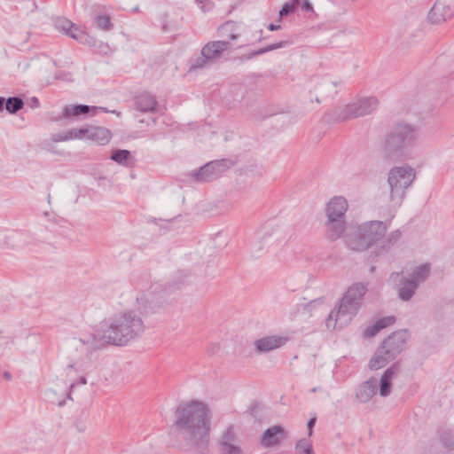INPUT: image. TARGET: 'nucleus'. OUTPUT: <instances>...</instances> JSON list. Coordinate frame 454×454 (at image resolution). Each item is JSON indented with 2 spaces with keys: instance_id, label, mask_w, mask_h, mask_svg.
Here are the masks:
<instances>
[{
  "instance_id": "8",
  "label": "nucleus",
  "mask_w": 454,
  "mask_h": 454,
  "mask_svg": "<svg viewBox=\"0 0 454 454\" xmlns=\"http://www.w3.org/2000/svg\"><path fill=\"white\" fill-rule=\"evenodd\" d=\"M378 104V99L375 97L356 99L350 104L338 107L335 110V119L342 121L369 114L377 108Z\"/></svg>"
},
{
  "instance_id": "25",
  "label": "nucleus",
  "mask_w": 454,
  "mask_h": 454,
  "mask_svg": "<svg viewBox=\"0 0 454 454\" xmlns=\"http://www.w3.org/2000/svg\"><path fill=\"white\" fill-rule=\"evenodd\" d=\"M111 139V132L104 127L89 126L88 140L95 142L98 145H104Z\"/></svg>"
},
{
  "instance_id": "53",
  "label": "nucleus",
  "mask_w": 454,
  "mask_h": 454,
  "mask_svg": "<svg viewBox=\"0 0 454 454\" xmlns=\"http://www.w3.org/2000/svg\"><path fill=\"white\" fill-rule=\"evenodd\" d=\"M101 110L105 111V113H107V110H106L104 107H101Z\"/></svg>"
},
{
  "instance_id": "23",
  "label": "nucleus",
  "mask_w": 454,
  "mask_h": 454,
  "mask_svg": "<svg viewBox=\"0 0 454 454\" xmlns=\"http://www.w3.org/2000/svg\"><path fill=\"white\" fill-rule=\"evenodd\" d=\"M136 108L142 113H154L157 109V101L149 93H141L136 98Z\"/></svg>"
},
{
  "instance_id": "32",
  "label": "nucleus",
  "mask_w": 454,
  "mask_h": 454,
  "mask_svg": "<svg viewBox=\"0 0 454 454\" xmlns=\"http://www.w3.org/2000/svg\"><path fill=\"white\" fill-rule=\"evenodd\" d=\"M236 433L233 426H230L226 428V430L223 433L221 436V449L227 447L229 445L236 444Z\"/></svg>"
},
{
  "instance_id": "43",
  "label": "nucleus",
  "mask_w": 454,
  "mask_h": 454,
  "mask_svg": "<svg viewBox=\"0 0 454 454\" xmlns=\"http://www.w3.org/2000/svg\"><path fill=\"white\" fill-rule=\"evenodd\" d=\"M30 107L37 108L40 106V102L36 97H32L29 100Z\"/></svg>"
},
{
  "instance_id": "2",
  "label": "nucleus",
  "mask_w": 454,
  "mask_h": 454,
  "mask_svg": "<svg viewBox=\"0 0 454 454\" xmlns=\"http://www.w3.org/2000/svg\"><path fill=\"white\" fill-rule=\"evenodd\" d=\"M419 138V126L404 121L395 122L381 141L380 147L384 158L392 161L406 160Z\"/></svg>"
},
{
  "instance_id": "29",
  "label": "nucleus",
  "mask_w": 454,
  "mask_h": 454,
  "mask_svg": "<svg viewBox=\"0 0 454 454\" xmlns=\"http://www.w3.org/2000/svg\"><path fill=\"white\" fill-rule=\"evenodd\" d=\"M70 368L74 369L75 372H81L83 373L79 378V384L85 385L87 383L85 374L91 372L92 364L90 361H84V360H77L73 364L69 365Z\"/></svg>"
},
{
  "instance_id": "24",
  "label": "nucleus",
  "mask_w": 454,
  "mask_h": 454,
  "mask_svg": "<svg viewBox=\"0 0 454 454\" xmlns=\"http://www.w3.org/2000/svg\"><path fill=\"white\" fill-rule=\"evenodd\" d=\"M219 36L225 38V41H235L240 35V28L237 22L229 20L218 27Z\"/></svg>"
},
{
  "instance_id": "7",
  "label": "nucleus",
  "mask_w": 454,
  "mask_h": 454,
  "mask_svg": "<svg viewBox=\"0 0 454 454\" xmlns=\"http://www.w3.org/2000/svg\"><path fill=\"white\" fill-rule=\"evenodd\" d=\"M161 288L159 284H151L144 279L135 285L133 297L135 298L134 307L142 314H153L162 306Z\"/></svg>"
},
{
  "instance_id": "36",
  "label": "nucleus",
  "mask_w": 454,
  "mask_h": 454,
  "mask_svg": "<svg viewBox=\"0 0 454 454\" xmlns=\"http://www.w3.org/2000/svg\"><path fill=\"white\" fill-rule=\"evenodd\" d=\"M298 4V0H294L292 2L286 3L279 11V16L283 17L294 12L297 8Z\"/></svg>"
},
{
  "instance_id": "19",
  "label": "nucleus",
  "mask_w": 454,
  "mask_h": 454,
  "mask_svg": "<svg viewBox=\"0 0 454 454\" xmlns=\"http://www.w3.org/2000/svg\"><path fill=\"white\" fill-rule=\"evenodd\" d=\"M378 389V380L374 377L363 382L356 389V397L361 403L369 402L376 394Z\"/></svg>"
},
{
  "instance_id": "11",
  "label": "nucleus",
  "mask_w": 454,
  "mask_h": 454,
  "mask_svg": "<svg viewBox=\"0 0 454 454\" xmlns=\"http://www.w3.org/2000/svg\"><path fill=\"white\" fill-rule=\"evenodd\" d=\"M79 341L84 346L85 350L90 353L112 345V341L103 322L100 323L98 329H97L95 333L81 337Z\"/></svg>"
},
{
  "instance_id": "1",
  "label": "nucleus",
  "mask_w": 454,
  "mask_h": 454,
  "mask_svg": "<svg viewBox=\"0 0 454 454\" xmlns=\"http://www.w3.org/2000/svg\"><path fill=\"white\" fill-rule=\"evenodd\" d=\"M175 417V426L186 443L200 454L207 453L211 429L207 406L197 400L182 402L176 410Z\"/></svg>"
},
{
  "instance_id": "44",
  "label": "nucleus",
  "mask_w": 454,
  "mask_h": 454,
  "mask_svg": "<svg viewBox=\"0 0 454 454\" xmlns=\"http://www.w3.org/2000/svg\"><path fill=\"white\" fill-rule=\"evenodd\" d=\"M301 8H302V10H304L306 12H312L313 11L312 4L308 0H304L302 2Z\"/></svg>"
},
{
  "instance_id": "27",
  "label": "nucleus",
  "mask_w": 454,
  "mask_h": 454,
  "mask_svg": "<svg viewBox=\"0 0 454 454\" xmlns=\"http://www.w3.org/2000/svg\"><path fill=\"white\" fill-rule=\"evenodd\" d=\"M418 286L410 279L403 278L398 289V297L403 301H410L414 295Z\"/></svg>"
},
{
  "instance_id": "54",
  "label": "nucleus",
  "mask_w": 454,
  "mask_h": 454,
  "mask_svg": "<svg viewBox=\"0 0 454 454\" xmlns=\"http://www.w3.org/2000/svg\"><path fill=\"white\" fill-rule=\"evenodd\" d=\"M101 110L105 111V113H107V110H106L104 107H101Z\"/></svg>"
},
{
  "instance_id": "38",
  "label": "nucleus",
  "mask_w": 454,
  "mask_h": 454,
  "mask_svg": "<svg viewBox=\"0 0 454 454\" xmlns=\"http://www.w3.org/2000/svg\"><path fill=\"white\" fill-rule=\"evenodd\" d=\"M382 330V326L380 325L377 322H375L373 325L367 326L364 331V335L365 337H373L376 334L380 333V331Z\"/></svg>"
},
{
  "instance_id": "30",
  "label": "nucleus",
  "mask_w": 454,
  "mask_h": 454,
  "mask_svg": "<svg viewBox=\"0 0 454 454\" xmlns=\"http://www.w3.org/2000/svg\"><path fill=\"white\" fill-rule=\"evenodd\" d=\"M430 273V265L429 264H422L419 267H416L412 272L411 278L410 280L415 283V285L419 286V284L424 282Z\"/></svg>"
},
{
  "instance_id": "15",
  "label": "nucleus",
  "mask_w": 454,
  "mask_h": 454,
  "mask_svg": "<svg viewBox=\"0 0 454 454\" xmlns=\"http://www.w3.org/2000/svg\"><path fill=\"white\" fill-rule=\"evenodd\" d=\"M287 432L279 425L266 429L260 438L261 444L265 448L274 447L287 438Z\"/></svg>"
},
{
  "instance_id": "39",
  "label": "nucleus",
  "mask_w": 454,
  "mask_h": 454,
  "mask_svg": "<svg viewBox=\"0 0 454 454\" xmlns=\"http://www.w3.org/2000/svg\"><path fill=\"white\" fill-rule=\"evenodd\" d=\"M296 449L304 454H312V446L306 439L300 440L296 444Z\"/></svg>"
},
{
  "instance_id": "42",
  "label": "nucleus",
  "mask_w": 454,
  "mask_h": 454,
  "mask_svg": "<svg viewBox=\"0 0 454 454\" xmlns=\"http://www.w3.org/2000/svg\"><path fill=\"white\" fill-rule=\"evenodd\" d=\"M316 421H317V418L314 416L313 418H311L308 423H307V427H308V434L310 436L312 434V429L316 424Z\"/></svg>"
},
{
  "instance_id": "16",
  "label": "nucleus",
  "mask_w": 454,
  "mask_h": 454,
  "mask_svg": "<svg viewBox=\"0 0 454 454\" xmlns=\"http://www.w3.org/2000/svg\"><path fill=\"white\" fill-rule=\"evenodd\" d=\"M288 341V338L278 335L264 336L254 341V347L260 353H266L283 347Z\"/></svg>"
},
{
  "instance_id": "45",
  "label": "nucleus",
  "mask_w": 454,
  "mask_h": 454,
  "mask_svg": "<svg viewBox=\"0 0 454 454\" xmlns=\"http://www.w3.org/2000/svg\"><path fill=\"white\" fill-rule=\"evenodd\" d=\"M3 377H4V380H6L8 381L12 380V376L11 372H9L7 371L3 372Z\"/></svg>"
},
{
  "instance_id": "12",
  "label": "nucleus",
  "mask_w": 454,
  "mask_h": 454,
  "mask_svg": "<svg viewBox=\"0 0 454 454\" xmlns=\"http://www.w3.org/2000/svg\"><path fill=\"white\" fill-rule=\"evenodd\" d=\"M54 27L58 31L62 32L66 35L85 44H94V39L85 33L82 29L74 24L71 20L58 17L54 20Z\"/></svg>"
},
{
  "instance_id": "13",
  "label": "nucleus",
  "mask_w": 454,
  "mask_h": 454,
  "mask_svg": "<svg viewBox=\"0 0 454 454\" xmlns=\"http://www.w3.org/2000/svg\"><path fill=\"white\" fill-rule=\"evenodd\" d=\"M454 15V0H436L428 13L432 23H441Z\"/></svg>"
},
{
  "instance_id": "33",
  "label": "nucleus",
  "mask_w": 454,
  "mask_h": 454,
  "mask_svg": "<svg viewBox=\"0 0 454 454\" xmlns=\"http://www.w3.org/2000/svg\"><path fill=\"white\" fill-rule=\"evenodd\" d=\"M130 157V152L128 150H116L111 155V160L117 162L118 164L126 166L127 160Z\"/></svg>"
},
{
  "instance_id": "41",
  "label": "nucleus",
  "mask_w": 454,
  "mask_h": 454,
  "mask_svg": "<svg viewBox=\"0 0 454 454\" xmlns=\"http://www.w3.org/2000/svg\"><path fill=\"white\" fill-rule=\"evenodd\" d=\"M223 454H242L241 449L237 445H229L221 449Z\"/></svg>"
},
{
  "instance_id": "10",
  "label": "nucleus",
  "mask_w": 454,
  "mask_h": 454,
  "mask_svg": "<svg viewBox=\"0 0 454 454\" xmlns=\"http://www.w3.org/2000/svg\"><path fill=\"white\" fill-rule=\"evenodd\" d=\"M233 165L231 160L223 159L210 161L199 170L193 171L192 176L198 182H207L217 178Z\"/></svg>"
},
{
  "instance_id": "14",
  "label": "nucleus",
  "mask_w": 454,
  "mask_h": 454,
  "mask_svg": "<svg viewBox=\"0 0 454 454\" xmlns=\"http://www.w3.org/2000/svg\"><path fill=\"white\" fill-rule=\"evenodd\" d=\"M406 336L405 331L395 332L382 342L381 348L386 350L388 357L395 359L404 349Z\"/></svg>"
},
{
  "instance_id": "50",
  "label": "nucleus",
  "mask_w": 454,
  "mask_h": 454,
  "mask_svg": "<svg viewBox=\"0 0 454 454\" xmlns=\"http://www.w3.org/2000/svg\"><path fill=\"white\" fill-rule=\"evenodd\" d=\"M317 390V387H313L310 389V392H316Z\"/></svg>"
},
{
  "instance_id": "5",
  "label": "nucleus",
  "mask_w": 454,
  "mask_h": 454,
  "mask_svg": "<svg viewBox=\"0 0 454 454\" xmlns=\"http://www.w3.org/2000/svg\"><path fill=\"white\" fill-rule=\"evenodd\" d=\"M388 221H368L358 225L348 239V247L354 251H365L377 244L385 235Z\"/></svg>"
},
{
  "instance_id": "37",
  "label": "nucleus",
  "mask_w": 454,
  "mask_h": 454,
  "mask_svg": "<svg viewBox=\"0 0 454 454\" xmlns=\"http://www.w3.org/2000/svg\"><path fill=\"white\" fill-rule=\"evenodd\" d=\"M443 447L451 450L454 447V435L450 432H444L440 436Z\"/></svg>"
},
{
  "instance_id": "9",
  "label": "nucleus",
  "mask_w": 454,
  "mask_h": 454,
  "mask_svg": "<svg viewBox=\"0 0 454 454\" xmlns=\"http://www.w3.org/2000/svg\"><path fill=\"white\" fill-rule=\"evenodd\" d=\"M230 48V42L225 40L208 42L201 49V57L197 59L193 68H202L208 63L217 61L222 58L223 53Z\"/></svg>"
},
{
  "instance_id": "35",
  "label": "nucleus",
  "mask_w": 454,
  "mask_h": 454,
  "mask_svg": "<svg viewBox=\"0 0 454 454\" xmlns=\"http://www.w3.org/2000/svg\"><path fill=\"white\" fill-rule=\"evenodd\" d=\"M97 27L102 30H108L112 27L110 17L107 15H98L96 17Z\"/></svg>"
},
{
  "instance_id": "51",
  "label": "nucleus",
  "mask_w": 454,
  "mask_h": 454,
  "mask_svg": "<svg viewBox=\"0 0 454 454\" xmlns=\"http://www.w3.org/2000/svg\"><path fill=\"white\" fill-rule=\"evenodd\" d=\"M206 0H196V2L200 3V4H203Z\"/></svg>"
},
{
  "instance_id": "28",
  "label": "nucleus",
  "mask_w": 454,
  "mask_h": 454,
  "mask_svg": "<svg viewBox=\"0 0 454 454\" xmlns=\"http://www.w3.org/2000/svg\"><path fill=\"white\" fill-rule=\"evenodd\" d=\"M89 137V127L74 128L69 129L63 135H59V141H65L69 139H86Z\"/></svg>"
},
{
  "instance_id": "46",
  "label": "nucleus",
  "mask_w": 454,
  "mask_h": 454,
  "mask_svg": "<svg viewBox=\"0 0 454 454\" xmlns=\"http://www.w3.org/2000/svg\"><path fill=\"white\" fill-rule=\"evenodd\" d=\"M268 28L270 30V31H275V30H278L280 28V26L279 25H275V24H270Z\"/></svg>"
},
{
  "instance_id": "47",
  "label": "nucleus",
  "mask_w": 454,
  "mask_h": 454,
  "mask_svg": "<svg viewBox=\"0 0 454 454\" xmlns=\"http://www.w3.org/2000/svg\"><path fill=\"white\" fill-rule=\"evenodd\" d=\"M5 98L4 97H0V112L3 111L4 106Z\"/></svg>"
},
{
  "instance_id": "48",
  "label": "nucleus",
  "mask_w": 454,
  "mask_h": 454,
  "mask_svg": "<svg viewBox=\"0 0 454 454\" xmlns=\"http://www.w3.org/2000/svg\"><path fill=\"white\" fill-rule=\"evenodd\" d=\"M29 63H26L23 67V70H26L29 67Z\"/></svg>"
},
{
  "instance_id": "52",
  "label": "nucleus",
  "mask_w": 454,
  "mask_h": 454,
  "mask_svg": "<svg viewBox=\"0 0 454 454\" xmlns=\"http://www.w3.org/2000/svg\"><path fill=\"white\" fill-rule=\"evenodd\" d=\"M101 110L105 111V113H107V110H106L104 107H101Z\"/></svg>"
},
{
  "instance_id": "40",
  "label": "nucleus",
  "mask_w": 454,
  "mask_h": 454,
  "mask_svg": "<svg viewBox=\"0 0 454 454\" xmlns=\"http://www.w3.org/2000/svg\"><path fill=\"white\" fill-rule=\"evenodd\" d=\"M395 321V317L387 316L382 318L378 319L376 322L382 326V329L386 328L388 325H391Z\"/></svg>"
},
{
  "instance_id": "22",
  "label": "nucleus",
  "mask_w": 454,
  "mask_h": 454,
  "mask_svg": "<svg viewBox=\"0 0 454 454\" xmlns=\"http://www.w3.org/2000/svg\"><path fill=\"white\" fill-rule=\"evenodd\" d=\"M97 107L87 105H67L63 108L62 114L65 119L74 120L81 115H86L91 111L95 113Z\"/></svg>"
},
{
  "instance_id": "49",
  "label": "nucleus",
  "mask_w": 454,
  "mask_h": 454,
  "mask_svg": "<svg viewBox=\"0 0 454 454\" xmlns=\"http://www.w3.org/2000/svg\"><path fill=\"white\" fill-rule=\"evenodd\" d=\"M77 384H78V383L74 382V383H72V384L70 385V387H71V388H74Z\"/></svg>"
},
{
  "instance_id": "31",
  "label": "nucleus",
  "mask_w": 454,
  "mask_h": 454,
  "mask_svg": "<svg viewBox=\"0 0 454 454\" xmlns=\"http://www.w3.org/2000/svg\"><path fill=\"white\" fill-rule=\"evenodd\" d=\"M4 105L6 111L13 114L23 108L24 102L20 97H10L5 99Z\"/></svg>"
},
{
  "instance_id": "4",
  "label": "nucleus",
  "mask_w": 454,
  "mask_h": 454,
  "mask_svg": "<svg viewBox=\"0 0 454 454\" xmlns=\"http://www.w3.org/2000/svg\"><path fill=\"white\" fill-rule=\"evenodd\" d=\"M368 284L357 282L351 285L343 294L338 307H335L326 319L329 330L341 329L348 325L360 309Z\"/></svg>"
},
{
  "instance_id": "21",
  "label": "nucleus",
  "mask_w": 454,
  "mask_h": 454,
  "mask_svg": "<svg viewBox=\"0 0 454 454\" xmlns=\"http://www.w3.org/2000/svg\"><path fill=\"white\" fill-rule=\"evenodd\" d=\"M402 233L400 231H394L390 232L388 235L385 236L379 241L380 244L377 246L375 250V255L380 256L387 254L390 252L392 247L398 242L401 239Z\"/></svg>"
},
{
  "instance_id": "20",
  "label": "nucleus",
  "mask_w": 454,
  "mask_h": 454,
  "mask_svg": "<svg viewBox=\"0 0 454 454\" xmlns=\"http://www.w3.org/2000/svg\"><path fill=\"white\" fill-rule=\"evenodd\" d=\"M399 367L396 364L388 367L378 382L379 392L381 396H387L391 392L392 379L398 373Z\"/></svg>"
},
{
  "instance_id": "26",
  "label": "nucleus",
  "mask_w": 454,
  "mask_h": 454,
  "mask_svg": "<svg viewBox=\"0 0 454 454\" xmlns=\"http://www.w3.org/2000/svg\"><path fill=\"white\" fill-rule=\"evenodd\" d=\"M391 360L394 358L388 357L386 350L380 347L370 360L369 367L371 370H379L386 366Z\"/></svg>"
},
{
  "instance_id": "6",
  "label": "nucleus",
  "mask_w": 454,
  "mask_h": 454,
  "mask_svg": "<svg viewBox=\"0 0 454 454\" xmlns=\"http://www.w3.org/2000/svg\"><path fill=\"white\" fill-rule=\"evenodd\" d=\"M415 177L416 171L409 165L394 167L389 170L387 174L389 201L395 209L402 205L405 191L413 183Z\"/></svg>"
},
{
  "instance_id": "17",
  "label": "nucleus",
  "mask_w": 454,
  "mask_h": 454,
  "mask_svg": "<svg viewBox=\"0 0 454 454\" xmlns=\"http://www.w3.org/2000/svg\"><path fill=\"white\" fill-rule=\"evenodd\" d=\"M346 230L345 219L326 217L325 223V236L330 241L340 239Z\"/></svg>"
},
{
  "instance_id": "18",
  "label": "nucleus",
  "mask_w": 454,
  "mask_h": 454,
  "mask_svg": "<svg viewBox=\"0 0 454 454\" xmlns=\"http://www.w3.org/2000/svg\"><path fill=\"white\" fill-rule=\"evenodd\" d=\"M347 210V200L342 196H335L326 204L325 215L326 217L345 219Z\"/></svg>"
},
{
  "instance_id": "34",
  "label": "nucleus",
  "mask_w": 454,
  "mask_h": 454,
  "mask_svg": "<svg viewBox=\"0 0 454 454\" xmlns=\"http://www.w3.org/2000/svg\"><path fill=\"white\" fill-rule=\"evenodd\" d=\"M286 44H287V42H279V43L270 44V45H268L266 47H263V48H261V49H259L257 51H254V52H252L250 54L249 58L254 57V56H257V55H262V54H264L266 52H269V51H271L282 48V47L286 46Z\"/></svg>"
},
{
  "instance_id": "3",
  "label": "nucleus",
  "mask_w": 454,
  "mask_h": 454,
  "mask_svg": "<svg viewBox=\"0 0 454 454\" xmlns=\"http://www.w3.org/2000/svg\"><path fill=\"white\" fill-rule=\"evenodd\" d=\"M113 346L124 347L140 337L145 329L142 318L132 310L121 311L102 321Z\"/></svg>"
}]
</instances>
